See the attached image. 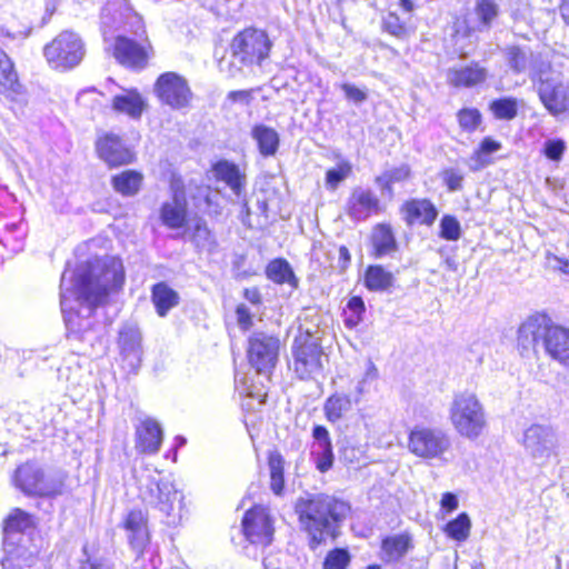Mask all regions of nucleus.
Wrapping results in <instances>:
<instances>
[{"label": "nucleus", "mask_w": 569, "mask_h": 569, "mask_svg": "<svg viewBox=\"0 0 569 569\" xmlns=\"http://www.w3.org/2000/svg\"><path fill=\"white\" fill-rule=\"evenodd\" d=\"M501 143L491 137H486L478 149L473 151L469 160L471 171H479L493 162L492 154L501 149Z\"/></svg>", "instance_id": "nucleus-33"}, {"label": "nucleus", "mask_w": 569, "mask_h": 569, "mask_svg": "<svg viewBox=\"0 0 569 569\" xmlns=\"http://www.w3.org/2000/svg\"><path fill=\"white\" fill-rule=\"evenodd\" d=\"M119 347L123 361L136 371L142 359L141 333L136 325H124L119 331Z\"/></svg>", "instance_id": "nucleus-18"}, {"label": "nucleus", "mask_w": 569, "mask_h": 569, "mask_svg": "<svg viewBox=\"0 0 569 569\" xmlns=\"http://www.w3.org/2000/svg\"><path fill=\"white\" fill-rule=\"evenodd\" d=\"M266 273L271 281L282 284L288 283L293 288L298 287V279L296 278L292 268L284 259H274L267 266Z\"/></svg>", "instance_id": "nucleus-40"}, {"label": "nucleus", "mask_w": 569, "mask_h": 569, "mask_svg": "<svg viewBox=\"0 0 569 569\" xmlns=\"http://www.w3.org/2000/svg\"><path fill=\"white\" fill-rule=\"evenodd\" d=\"M136 449L147 455H156L162 443L163 432L154 419L146 417L136 426Z\"/></svg>", "instance_id": "nucleus-20"}, {"label": "nucleus", "mask_w": 569, "mask_h": 569, "mask_svg": "<svg viewBox=\"0 0 569 569\" xmlns=\"http://www.w3.org/2000/svg\"><path fill=\"white\" fill-rule=\"evenodd\" d=\"M449 419L457 433L468 440H477L488 427L485 407L471 391H462L453 396Z\"/></svg>", "instance_id": "nucleus-4"}, {"label": "nucleus", "mask_w": 569, "mask_h": 569, "mask_svg": "<svg viewBox=\"0 0 569 569\" xmlns=\"http://www.w3.org/2000/svg\"><path fill=\"white\" fill-rule=\"evenodd\" d=\"M473 12L478 19V31H487L499 17L500 8L496 0H476Z\"/></svg>", "instance_id": "nucleus-38"}, {"label": "nucleus", "mask_w": 569, "mask_h": 569, "mask_svg": "<svg viewBox=\"0 0 569 569\" xmlns=\"http://www.w3.org/2000/svg\"><path fill=\"white\" fill-rule=\"evenodd\" d=\"M352 171L349 161H340L337 167L331 168L326 173V187L330 190H336L337 187L346 180Z\"/></svg>", "instance_id": "nucleus-51"}, {"label": "nucleus", "mask_w": 569, "mask_h": 569, "mask_svg": "<svg viewBox=\"0 0 569 569\" xmlns=\"http://www.w3.org/2000/svg\"><path fill=\"white\" fill-rule=\"evenodd\" d=\"M371 241L377 258L387 256L397 248L393 232L388 224H377L372 231Z\"/></svg>", "instance_id": "nucleus-37"}, {"label": "nucleus", "mask_w": 569, "mask_h": 569, "mask_svg": "<svg viewBox=\"0 0 569 569\" xmlns=\"http://www.w3.org/2000/svg\"><path fill=\"white\" fill-rule=\"evenodd\" d=\"M280 341L274 336L256 332L249 338L248 359L258 373L269 372L277 363Z\"/></svg>", "instance_id": "nucleus-12"}, {"label": "nucleus", "mask_w": 569, "mask_h": 569, "mask_svg": "<svg viewBox=\"0 0 569 569\" xmlns=\"http://www.w3.org/2000/svg\"><path fill=\"white\" fill-rule=\"evenodd\" d=\"M33 526L32 517L17 508L13 509L4 520L3 526V541L4 540H21V533Z\"/></svg>", "instance_id": "nucleus-30"}, {"label": "nucleus", "mask_w": 569, "mask_h": 569, "mask_svg": "<svg viewBox=\"0 0 569 569\" xmlns=\"http://www.w3.org/2000/svg\"><path fill=\"white\" fill-rule=\"evenodd\" d=\"M350 562V555L346 549L331 550L323 561L325 569H346Z\"/></svg>", "instance_id": "nucleus-56"}, {"label": "nucleus", "mask_w": 569, "mask_h": 569, "mask_svg": "<svg viewBox=\"0 0 569 569\" xmlns=\"http://www.w3.org/2000/svg\"><path fill=\"white\" fill-rule=\"evenodd\" d=\"M537 86L538 96L552 114L562 113L566 110V101L560 96L561 80L559 74L533 82Z\"/></svg>", "instance_id": "nucleus-22"}, {"label": "nucleus", "mask_w": 569, "mask_h": 569, "mask_svg": "<svg viewBox=\"0 0 569 569\" xmlns=\"http://www.w3.org/2000/svg\"><path fill=\"white\" fill-rule=\"evenodd\" d=\"M130 20L131 26L136 28L133 31L136 39L117 37L113 54L121 64L141 69L147 64L150 44L141 18L133 14Z\"/></svg>", "instance_id": "nucleus-7"}, {"label": "nucleus", "mask_w": 569, "mask_h": 569, "mask_svg": "<svg viewBox=\"0 0 569 569\" xmlns=\"http://www.w3.org/2000/svg\"><path fill=\"white\" fill-rule=\"evenodd\" d=\"M490 110L495 117L502 120H511L517 116L518 107L515 98H501L493 100Z\"/></svg>", "instance_id": "nucleus-50"}, {"label": "nucleus", "mask_w": 569, "mask_h": 569, "mask_svg": "<svg viewBox=\"0 0 569 569\" xmlns=\"http://www.w3.org/2000/svg\"><path fill=\"white\" fill-rule=\"evenodd\" d=\"M252 138L257 141L259 152L263 157L274 156L279 148V134L278 132L268 126L257 124L251 131Z\"/></svg>", "instance_id": "nucleus-35"}, {"label": "nucleus", "mask_w": 569, "mask_h": 569, "mask_svg": "<svg viewBox=\"0 0 569 569\" xmlns=\"http://www.w3.org/2000/svg\"><path fill=\"white\" fill-rule=\"evenodd\" d=\"M410 177V168L407 164L386 170L382 174L376 178V184L381 189L382 192L389 196L393 194L392 184L402 182Z\"/></svg>", "instance_id": "nucleus-45"}, {"label": "nucleus", "mask_w": 569, "mask_h": 569, "mask_svg": "<svg viewBox=\"0 0 569 569\" xmlns=\"http://www.w3.org/2000/svg\"><path fill=\"white\" fill-rule=\"evenodd\" d=\"M413 548L411 537L407 533H399L386 537L381 542L382 558L387 562H397Z\"/></svg>", "instance_id": "nucleus-29"}, {"label": "nucleus", "mask_w": 569, "mask_h": 569, "mask_svg": "<svg viewBox=\"0 0 569 569\" xmlns=\"http://www.w3.org/2000/svg\"><path fill=\"white\" fill-rule=\"evenodd\" d=\"M96 150L99 158L110 168L132 163L134 159L133 152L124 144L123 140L111 132L97 139Z\"/></svg>", "instance_id": "nucleus-16"}, {"label": "nucleus", "mask_w": 569, "mask_h": 569, "mask_svg": "<svg viewBox=\"0 0 569 569\" xmlns=\"http://www.w3.org/2000/svg\"><path fill=\"white\" fill-rule=\"evenodd\" d=\"M542 348L555 360L563 362L569 359V330L553 325L547 317Z\"/></svg>", "instance_id": "nucleus-19"}, {"label": "nucleus", "mask_w": 569, "mask_h": 569, "mask_svg": "<svg viewBox=\"0 0 569 569\" xmlns=\"http://www.w3.org/2000/svg\"><path fill=\"white\" fill-rule=\"evenodd\" d=\"M0 86L10 94H19L21 84L18 82V76L13 69V63L8 54L0 49Z\"/></svg>", "instance_id": "nucleus-44"}, {"label": "nucleus", "mask_w": 569, "mask_h": 569, "mask_svg": "<svg viewBox=\"0 0 569 569\" xmlns=\"http://www.w3.org/2000/svg\"><path fill=\"white\" fill-rule=\"evenodd\" d=\"M86 53L82 39L73 31L64 30L43 48L49 66L56 70L67 71L77 67Z\"/></svg>", "instance_id": "nucleus-6"}, {"label": "nucleus", "mask_w": 569, "mask_h": 569, "mask_svg": "<svg viewBox=\"0 0 569 569\" xmlns=\"http://www.w3.org/2000/svg\"><path fill=\"white\" fill-rule=\"evenodd\" d=\"M341 89L345 92L346 98L355 103H362L368 98V94L365 90L353 84L342 83Z\"/></svg>", "instance_id": "nucleus-60"}, {"label": "nucleus", "mask_w": 569, "mask_h": 569, "mask_svg": "<svg viewBox=\"0 0 569 569\" xmlns=\"http://www.w3.org/2000/svg\"><path fill=\"white\" fill-rule=\"evenodd\" d=\"M242 531L253 545L268 546L272 541L273 527L267 510L262 507L249 509L242 519Z\"/></svg>", "instance_id": "nucleus-15"}, {"label": "nucleus", "mask_w": 569, "mask_h": 569, "mask_svg": "<svg viewBox=\"0 0 569 569\" xmlns=\"http://www.w3.org/2000/svg\"><path fill=\"white\" fill-rule=\"evenodd\" d=\"M191 240L201 251L210 252L216 247V240L212 232L208 228L207 223L201 219L197 220L194 223Z\"/></svg>", "instance_id": "nucleus-46"}, {"label": "nucleus", "mask_w": 569, "mask_h": 569, "mask_svg": "<svg viewBox=\"0 0 569 569\" xmlns=\"http://www.w3.org/2000/svg\"><path fill=\"white\" fill-rule=\"evenodd\" d=\"M529 69L532 82L557 74L552 70L551 62L545 59L540 53H533Z\"/></svg>", "instance_id": "nucleus-49"}, {"label": "nucleus", "mask_w": 569, "mask_h": 569, "mask_svg": "<svg viewBox=\"0 0 569 569\" xmlns=\"http://www.w3.org/2000/svg\"><path fill=\"white\" fill-rule=\"evenodd\" d=\"M345 212L353 222L368 220L382 212L378 196L369 188L356 187L352 189L345 206Z\"/></svg>", "instance_id": "nucleus-14"}, {"label": "nucleus", "mask_w": 569, "mask_h": 569, "mask_svg": "<svg viewBox=\"0 0 569 569\" xmlns=\"http://www.w3.org/2000/svg\"><path fill=\"white\" fill-rule=\"evenodd\" d=\"M292 357L293 370L302 380L312 379L322 371V348L318 340L309 335L295 339Z\"/></svg>", "instance_id": "nucleus-8"}, {"label": "nucleus", "mask_w": 569, "mask_h": 569, "mask_svg": "<svg viewBox=\"0 0 569 569\" xmlns=\"http://www.w3.org/2000/svg\"><path fill=\"white\" fill-rule=\"evenodd\" d=\"M270 471V489L277 496L284 492V459L278 451H272L268 457Z\"/></svg>", "instance_id": "nucleus-43"}, {"label": "nucleus", "mask_w": 569, "mask_h": 569, "mask_svg": "<svg viewBox=\"0 0 569 569\" xmlns=\"http://www.w3.org/2000/svg\"><path fill=\"white\" fill-rule=\"evenodd\" d=\"M146 106V100L136 89L114 96L112 100V107L116 111L124 113L132 119H139Z\"/></svg>", "instance_id": "nucleus-28"}, {"label": "nucleus", "mask_w": 569, "mask_h": 569, "mask_svg": "<svg viewBox=\"0 0 569 569\" xmlns=\"http://www.w3.org/2000/svg\"><path fill=\"white\" fill-rule=\"evenodd\" d=\"M567 149V144L562 139H548L543 143V154L552 161H560Z\"/></svg>", "instance_id": "nucleus-57"}, {"label": "nucleus", "mask_w": 569, "mask_h": 569, "mask_svg": "<svg viewBox=\"0 0 569 569\" xmlns=\"http://www.w3.org/2000/svg\"><path fill=\"white\" fill-rule=\"evenodd\" d=\"M548 260L553 262V269L559 270L560 272L569 276V260L566 258H561L555 254L548 256Z\"/></svg>", "instance_id": "nucleus-64"}, {"label": "nucleus", "mask_w": 569, "mask_h": 569, "mask_svg": "<svg viewBox=\"0 0 569 569\" xmlns=\"http://www.w3.org/2000/svg\"><path fill=\"white\" fill-rule=\"evenodd\" d=\"M352 409V399L345 393L336 392L331 395L325 402L323 410L329 421L336 422L340 420Z\"/></svg>", "instance_id": "nucleus-41"}, {"label": "nucleus", "mask_w": 569, "mask_h": 569, "mask_svg": "<svg viewBox=\"0 0 569 569\" xmlns=\"http://www.w3.org/2000/svg\"><path fill=\"white\" fill-rule=\"evenodd\" d=\"M213 172L217 179L226 182L234 194H240L244 183V176L240 172L237 164L221 160L213 166Z\"/></svg>", "instance_id": "nucleus-34"}, {"label": "nucleus", "mask_w": 569, "mask_h": 569, "mask_svg": "<svg viewBox=\"0 0 569 569\" xmlns=\"http://www.w3.org/2000/svg\"><path fill=\"white\" fill-rule=\"evenodd\" d=\"M487 78V70L478 63L461 68H452L447 72V81L453 87H473L483 82Z\"/></svg>", "instance_id": "nucleus-27"}, {"label": "nucleus", "mask_w": 569, "mask_h": 569, "mask_svg": "<svg viewBox=\"0 0 569 569\" xmlns=\"http://www.w3.org/2000/svg\"><path fill=\"white\" fill-rule=\"evenodd\" d=\"M237 321L243 330H248L252 326V316L249 308L244 305H239L236 309Z\"/></svg>", "instance_id": "nucleus-61"}, {"label": "nucleus", "mask_w": 569, "mask_h": 569, "mask_svg": "<svg viewBox=\"0 0 569 569\" xmlns=\"http://www.w3.org/2000/svg\"><path fill=\"white\" fill-rule=\"evenodd\" d=\"M271 41L262 30L248 28L232 40L231 50L236 58L246 64L260 63L271 49Z\"/></svg>", "instance_id": "nucleus-10"}, {"label": "nucleus", "mask_w": 569, "mask_h": 569, "mask_svg": "<svg viewBox=\"0 0 569 569\" xmlns=\"http://www.w3.org/2000/svg\"><path fill=\"white\" fill-rule=\"evenodd\" d=\"M160 220L169 229H180L187 221V203L177 193L170 201L162 203L160 208Z\"/></svg>", "instance_id": "nucleus-26"}, {"label": "nucleus", "mask_w": 569, "mask_h": 569, "mask_svg": "<svg viewBox=\"0 0 569 569\" xmlns=\"http://www.w3.org/2000/svg\"><path fill=\"white\" fill-rule=\"evenodd\" d=\"M458 122L460 128L467 132H473L481 123L482 117L476 108H463L458 114Z\"/></svg>", "instance_id": "nucleus-53"}, {"label": "nucleus", "mask_w": 569, "mask_h": 569, "mask_svg": "<svg viewBox=\"0 0 569 569\" xmlns=\"http://www.w3.org/2000/svg\"><path fill=\"white\" fill-rule=\"evenodd\" d=\"M451 446L449 436L436 428L416 427L408 438V449L416 457L436 459L446 453Z\"/></svg>", "instance_id": "nucleus-9"}, {"label": "nucleus", "mask_w": 569, "mask_h": 569, "mask_svg": "<svg viewBox=\"0 0 569 569\" xmlns=\"http://www.w3.org/2000/svg\"><path fill=\"white\" fill-rule=\"evenodd\" d=\"M143 182V174L137 170H124L111 177V186L123 197L138 194Z\"/></svg>", "instance_id": "nucleus-32"}, {"label": "nucleus", "mask_w": 569, "mask_h": 569, "mask_svg": "<svg viewBox=\"0 0 569 569\" xmlns=\"http://www.w3.org/2000/svg\"><path fill=\"white\" fill-rule=\"evenodd\" d=\"M79 569H111V565L103 558H88L86 561L81 562Z\"/></svg>", "instance_id": "nucleus-63"}, {"label": "nucleus", "mask_w": 569, "mask_h": 569, "mask_svg": "<svg viewBox=\"0 0 569 569\" xmlns=\"http://www.w3.org/2000/svg\"><path fill=\"white\" fill-rule=\"evenodd\" d=\"M295 511L301 528L310 537V548L316 549L335 537L337 523L346 518L350 507L330 496L306 493L297 499Z\"/></svg>", "instance_id": "nucleus-2"}, {"label": "nucleus", "mask_w": 569, "mask_h": 569, "mask_svg": "<svg viewBox=\"0 0 569 569\" xmlns=\"http://www.w3.org/2000/svg\"><path fill=\"white\" fill-rule=\"evenodd\" d=\"M312 437L311 457L317 469L321 472H326L333 463V451L329 431L323 426H315Z\"/></svg>", "instance_id": "nucleus-23"}, {"label": "nucleus", "mask_w": 569, "mask_h": 569, "mask_svg": "<svg viewBox=\"0 0 569 569\" xmlns=\"http://www.w3.org/2000/svg\"><path fill=\"white\" fill-rule=\"evenodd\" d=\"M506 61L513 73H522L529 69L533 51L529 48L510 46L503 50Z\"/></svg>", "instance_id": "nucleus-39"}, {"label": "nucleus", "mask_w": 569, "mask_h": 569, "mask_svg": "<svg viewBox=\"0 0 569 569\" xmlns=\"http://www.w3.org/2000/svg\"><path fill=\"white\" fill-rule=\"evenodd\" d=\"M134 551L137 552L134 569H158L160 567L161 558L150 546Z\"/></svg>", "instance_id": "nucleus-52"}, {"label": "nucleus", "mask_w": 569, "mask_h": 569, "mask_svg": "<svg viewBox=\"0 0 569 569\" xmlns=\"http://www.w3.org/2000/svg\"><path fill=\"white\" fill-rule=\"evenodd\" d=\"M122 262L114 257L94 258L64 270L60 282V305L70 336L83 339L92 329L94 309L103 302L110 290L122 286Z\"/></svg>", "instance_id": "nucleus-1"}, {"label": "nucleus", "mask_w": 569, "mask_h": 569, "mask_svg": "<svg viewBox=\"0 0 569 569\" xmlns=\"http://www.w3.org/2000/svg\"><path fill=\"white\" fill-rule=\"evenodd\" d=\"M152 302L160 317H164L168 311L179 303V295L164 282H159L152 287Z\"/></svg>", "instance_id": "nucleus-36"}, {"label": "nucleus", "mask_w": 569, "mask_h": 569, "mask_svg": "<svg viewBox=\"0 0 569 569\" xmlns=\"http://www.w3.org/2000/svg\"><path fill=\"white\" fill-rule=\"evenodd\" d=\"M378 371L377 368L370 362L363 377L357 382L355 388V402H359L361 397L366 395L369 390L368 383L377 379Z\"/></svg>", "instance_id": "nucleus-58"}, {"label": "nucleus", "mask_w": 569, "mask_h": 569, "mask_svg": "<svg viewBox=\"0 0 569 569\" xmlns=\"http://www.w3.org/2000/svg\"><path fill=\"white\" fill-rule=\"evenodd\" d=\"M123 529L133 550H140L149 546L148 519L143 511L136 509L129 511L123 520Z\"/></svg>", "instance_id": "nucleus-21"}, {"label": "nucleus", "mask_w": 569, "mask_h": 569, "mask_svg": "<svg viewBox=\"0 0 569 569\" xmlns=\"http://www.w3.org/2000/svg\"><path fill=\"white\" fill-rule=\"evenodd\" d=\"M460 222L456 217L445 214L440 221V237L449 241H456L460 238Z\"/></svg>", "instance_id": "nucleus-54"}, {"label": "nucleus", "mask_w": 569, "mask_h": 569, "mask_svg": "<svg viewBox=\"0 0 569 569\" xmlns=\"http://www.w3.org/2000/svg\"><path fill=\"white\" fill-rule=\"evenodd\" d=\"M13 483L26 496L54 497L62 493L64 478L58 473H46L34 461L20 465L13 475Z\"/></svg>", "instance_id": "nucleus-5"}, {"label": "nucleus", "mask_w": 569, "mask_h": 569, "mask_svg": "<svg viewBox=\"0 0 569 569\" xmlns=\"http://www.w3.org/2000/svg\"><path fill=\"white\" fill-rule=\"evenodd\" d=\"M154 93L162 103L176 110L188 107L192 99L187 80L176 72L160 74L154 83Z\"/></svg>", "instance_id": "nucleus-11"}, {"label": "nucleus", "mask_w": 569, "mask_h": 569, "mask_svg": "<svg viewBox=\"0 0 569 569\" xmlns=\"http://www.w3.org/2000/svg\"><path fill=\"white\" fill-rule=\"evenodd\" d=\"M393 280V274L381 266H369L365 273V284L371 291L388 290Z\"/></svg>", "instance_id": "nucleus-42"}, {"label": "nucleus", "mask_w": 569, "mask_h": 569, "mask_svg": "<svg viewBox=\"0 0 569 569\" xmlns=\"http://www.w3.org/2000/svg\"><path fill=\"white\" fill-rule=\"evenodd\" d=\"M547 323V316L537 315L529 317L518 330V348L522 356L537 352L542 347Z\"/></svg>", "instance_id": "nucleus-17"}, {"label": "nucleus", "mask_w": 569, "mask_h": 569, "mask_svg": "<svg viewBox=\"0 0 569 569\" xmlns=\"http://www.w3.org/2000/svg\"><path fill=\"white\" fill-rule=\"evenodd\" d=\"M26 237L27 224L22 220L6 223L0 228V243L13 253L23 250Z\"/></svg>", "instance_id": "nucleus-31"}, {"label": "nucleus", "mask_w": 569, "mask_h": 569, "mask_svg": "<svg viewBox=\"0 0 569 569\" xmlns=\"http://www.w3.org/2000/svg\"><path fill=\"white\" fill-rule=\"evenodd\" d=\"M523 446L535 458L547 460L558 455L559 439L549 426L532 425L523 433Z\"/></svg>", "instance_id": "nucleus-13"}, {"label": "nucleus", "mask_w": 569, "mask_h": 569, "mask_svg": "<svg viewBox=\"0 0 569 569\" xmlns=\"http://www.w3.org/2000/svg\"><path fill=\"white\" fill-rule=\"evenodd\" d=\"M228 100L231 102H240L244 106H249L252 100L251 90H236L228 93Z\"/></svg>", "instance_id": "nucleus-62"}, {"label": "nucleus", "mask_w": 569, "mask_h": 569, "mask_svg": "<svg viewBox=\"0 0 569 569\" xmlns=\"http://www.w3.org/2000/svg\"><path fill=\"white\" fill-rule=\"evenodd\" d=\"M136 479L141 501L159 510L168 526H179L187 511L184 496L174 482L153 466L138 471Z\"/></svg>", "instance_id": "nucleus-3"}, {"label": "nucleus", "mask_w": 569, "mask_h": 569, "mask_svg": "<svg viewBox=\"0 0 569 569\" xmlns=\"http://www.w3.org/2000/svg\"><path fill=\"white\" fill-rule=\"evenodd\" d=\"M365 311L366 307L362 298L358 296L350 298L343 310L346 327L350 329L356 328L362 321Z\"/></svg>", "instance_id": "nucleus-48"}, {"label": "nucleus", "mask_w": 569, "mask_h": 569, "mask_svg": "<svg viewBox=\"0 0 569 569\" xmlns=\"http://www.w3.org/2000/svg\"><path fill=\"white\" fill-rule=\"evenodd\" d=\"M382 28L386 32L399 39H403L408 36L406 24L401 22L400 18L393 12H389L383 17Z\"/></svg>", "instance_id": "nucleus-55"}, {"label": "nucleus", "mask_w": 569, "mask_h": 569, "mask_svg": "<svg viewBox=\"0 0 569 569\" xmlns=\"http://www.w3.org/2000/svg\"><path fill=\"white\" fill-rule=\"evenodd\" d=\"M401 211L408 224L431 226L438 217V209L429 199L408 200L402 204Z\"/></svg>", "instance_id": "nucleus-25"}, {"label": "nucleus", "mask_w": 569, "mask_h": 569, "mask_svg": "<svg viewBox=\"0 0 569 569\" xmlns=\"http://www.w3.org/2000/svg\"><path fill=\"white\" fill-rule=\"evenodd\" d=\"M470 518L466 512H462L456 519L446 525L445 531L448 537L457 541H465L470 535Z\"/></svg>", "instance_id": "nucleus-47"}, {"label": "nucleus", "mask_w": 569, "mask_h": 569, "mask_svg": "<svg viewBox=\"0 0 569 569\" xmlns=\"http://www.w3.org/2000/svg\"><path fill=\"white\" fill-rule=\"evenodd\" d=\"M442 180L449 191H459L462 189L463 174L453 168L442 171Z\"/></svg>", "instance_id": "nucleus-59"}, {"label": "nucleus", "mask_w": 569, "mask_h": 569, "mask_svg": "<svg viewBox=\"0 0 569 569\" xmlns=\"http://www.w3.org/2000/svg\"><path fill=\"white\" fill-rule=\"evenodd\" d=\"M3 551V569H31L38 560L32 551L16 540H4Z\"/></svg>", "instance_id": "nucleus-24"}]
</instances>
